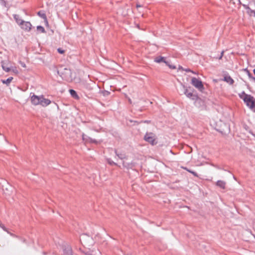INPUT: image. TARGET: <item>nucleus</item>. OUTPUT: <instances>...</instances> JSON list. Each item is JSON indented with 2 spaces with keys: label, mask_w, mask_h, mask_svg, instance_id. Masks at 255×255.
<instances>
[{
  "label": "nucleus",
  "mask_w": 255,
  "mask_h": 255,
  "mask_svg": "<svg viewBox=\"0 0 255 255\" xmlns=\"http://www.w3.org/2000/svg\"><path fill=\"white\" fill-rule=\"evenodd\" d=\"M63 255H72V249L69 246H66L63 249Z\"/></svg>",
  "instance_id": "1a4fd4ad"
},
{
  "label": "nucleus",
  "mask_w": 255,
  "mask_h": 255,
  "mask_svg": "<svg viewBox=\"0 0 255 255\" xmlns=\"http://www.w3.org/2000/svg\"><path fill=\"white\" fill-rule=\"evenodd\" d=\"M191 83L193 86L200 91H203L204 89L202 81L195 77H193L192 78Z\"/></svg>",
  "instance_id": "20e7f679"
},
{
  "label": "nucleus",
  "mask_w": 255,
  "mask_h": 255,
  "mask_svg": "<svg viewBox=\"0 0 255 255\" xmlns=\"http://www.w3.org/2000/svg\"><path fill=\"white\" fill-rule=\"evenodd\" d=\"M128 101H129V102L130 103H131V100H130V99H129V100H128Z\"/></svg>",
  "instance_id": "4c0bfd02"
},
{
  "label": "nucleus",
  "mask_w": 255,
  "mask_h": 255,
  "mask_svg": "<svg viewBox=\"0 0 255 255\" xmlns=\"http://www.w3.org/2000/svg\"><path fill=\"white\" fill-rule=\"evenodd\" d=\"M12 79V77H9L7 78L6 80H1V82L3 84L8 85L11 82Z\"/></svg>",
  "instance_id": "a211bd4d"
},
{
  "label": "nucleus",
  "mask_w": 255,
  "mask_h": 255,
  "mask_svg": "<svg viewBox=\"0 0 255 255\" xmlns=\"http://www.w3.org/2000/svg\"><path fill=\"white\" fill-rule=\"evenodd\" d=\"M115 152L116 155L121 159H124L126 158V155L125 154L123 153H118L116 150H115Z\"/></svg>",
  "instance_id": "6ab92c4d"
},
{
  "label": "nucleus",
  "mask_w": 255,
  "mask_h": 255,
  "mask_svg": "<svg viewBox=\"0 0 255 255\" xmlns=\"http://www.w3.org/2000/svg\"><path fill=\"white\" fill-rule=\"evenodd\" d=\"M123 166L125 167H126V168H127L128 169L132 168L133 167H134V164L132 162H131V163H128V162H127L126 161H123Z\"/></svg>",
  "instance_id": "ddd939ff"
},
{
  "label": "nucleus",
  "mask_w": 255,
  "mask_h": 255,
  "mask_svg": "<svg viewBox=\"0 0 255 255\" xmlns=\"http://www.w3.org/2000/svg\"><path fill=\"white\" fill-rule=\"evenodd\" d=\"M31 103L35 105H41L42 107H46L51 103V101L49 99H45L43 96H36L33 94L30 98Z\"/></svg>",
  "instance_id": "f03ea898"
},
{
  "label": "nucleus",
  "mask_w": 255,
  "mask_h": 255,
  "mask_svg": "<svg viewBox=\"0 0 255 255\" xmlns=\"http://www.w3.org/2000/svg\"><path fill=\"white\" fill-rule=\"evenodd\" d=\"M144 139L152 145H154L156 143L155 142V135L152 132L146 133L144 135Z\"/></svg>",
  "instance_id": "39448f33"
},
{
  "label": "nucleus",
  "mask_w": 255,
  "mask_h": 255,
  "mask_svg": "<svg viewBox=\"0 0 255 255\" xmlns=\"http://www.w3.org/2000/svg\"><path fill=\"white\" fill-rule=\"evenodd\" d=\"M253 228H254V229H255V222H254V223H253Z\"/></svg>",
  "instance_id": "72a5a7b5"
},
{
  "label": "nucleus",
  "mask_w": 255,
  "mask_h": 255,
  "mask_svg": "<svg viewBox=\"0 0 255 255\" xmlns=\"http://www.w3.org/2000/svg\"><path fill=\"white\" fill-rule=\"evenodd\" d=\"M1 67L2 69L6 72H8L11 70V69L5 66V62L4 61H1Z\"/></svg>",
  "instance_id": "2eb2a0df"
},
{
  "label": "nucleus",
  "mask_w": 255,
  "mask_h": 255,
  "mask_svg": "<svg viewBox=\"0 0 255 255\" xmlns=\"http://www.w3.org/2000/svg\"><path fill=\"white\" fill-rule=\"evenodd\" d=\"M11 70L16 74L18 73V71L15 67H12Z\"/></svg>",
  "instance_id": "bb28decb"
},
{
  "label": "nucleus",
  "mask_w": 255,
  "mask_h": 255,
  "mask_svg": "<svg viewBox=\"0 0 255 255\" xmlns=\"http://www.w3.org/2000/svg\"><path fill=\"white\" fill-rule=\"evenodd\" d=\"M13 16L16 23L19 26L21 25L22 23L24 22V20L20 18V16L18 14H13Z\"/></svg>",
  "instance_id": "9d476101"
},
{
  "label": "nucleus",
  "mask_w": 255,
  "mask_h": 255,
  "mask_svg": "<svg viewBox=\"0 0 255 255\" xmlns=\"http://www.w3.org/2000/svg\"><path fill=\"white\" fill-rule=\"evenodd\" d=\"M223 53H224V52L222 51V53H221V55L220 57L219 58V59H221L222 58V56L223 55Z\"/></svg>",
  "instance_id": "473e14b6"
},
{
  "label": "nucleus",
  "mask_w": 255,
  "mask_h": 255,
  "mask_svg": "<svg viewBox=\"0 0 255 255\" xmlns=\"http://www.w3.org/2000/svg\"><path fill=\"white\" fill-rule=\"evenodd\" d=\"M223 80L226 82L227 83H229L230 85H233V83H234V80L230 76L228 75H225L224 77Z\"/></svg>",
  "instance_id": "f8f14e48"
},
{
  "label": "nucleus",
  "mask_w": 255,
  "mask_h": 255,
  "mask_svg": "<svg viewBox=\"0 0 255 255\" xmlns=\"http://www.w3.org/2000/svg\"><path fill=\"white\" fill-rule=\"evenodd\" d=\"M252 13H254V14L255 15V11H252Z\"/></svg>",
  "instance_id": "c9c22d12"
},
{
  "label": "nucleus",
  "mask_w": 255,
  "mask_h": 255,
  "mask_svg": "<svg viewBox=\"0 0 255 255\" xmlns=\"http://www.w3.org/2000/svg\"><path fill=\"white\" fill-rule=\"evenodd\" d=\"M216 185L224 189L225 188L226 183L222 180H218L217 182Z\"/></svg>",
  "instance_id": "dca6fc26"
},
{
  "label": "nucleus",
  "mask_w": 255,
  "mask_h": 255,
  "mask_svg": "<svg viewBox=\"0 0 255 255\" xmlns=\"http://www.w3.org/2000/svg\"><path fill=\"white\" fill-rule=\"evenodd\" d=\"M19 63L21 65V66H22L23 67H24V68L26 67V65L24 62L19 61Z\"/></svg>",
  "instance_id": "c85d7f7f"
},
{
  "label": "nucleus",
  "mask_w": 255,
  "mask_h": 255,
  "mask_svg": "<svg viewBox=\"0 0 255 255\" xmlns=\"http://www.w3.org/2000/svg\"><path fill=\"white\" fill-rule=\"evenodd\" d=\"M82 139L85 142H91V143H97L98 142L96 141L95 139H93L92 138L89 137L88 136L85 135L83 133L82 134Z\"/></svg>",
  "instance_id": "6e6552de"
},
{
  "label": "nucleus",
  "mask_w": 255,
  "mask_h": 255,
  "mask_svg": "<svg viewBox=\"0 0 255 255\" xmlns=\"http://www.w3.org/2000/svg\"><path fill=\"white\" fill-rule=\"evenodd\" d=\"M239 96L244 101L248 107L255 112V98L254 97L246 94L244 91L239 94Z\"/></svg>",
  "instance_id": "f257e3e1"
},
{
  "label": "nucleus",
  "mask_w": 255,
  "mask_h": 255,
  "mask_svg": "<svg viewBox=\"0 0 255 255\" xmlns=\"http://www.w3.org/2000/svg\"><path fill=\"white\" fill-rule=\"evenodd\" d=\"M244 70L247 73L249 78L250 79L252 80V78H254V77L252 76V74L250 72V71L247 68L245 69Z\"/></svg>",
  "instance_id": "aec40b11"
},
{
  "label": "nucleus",
  "mask_w": 255,
  "mask_h": 255,
  "mask_svg": "<svg viewBox=\"0 0 255 255\" xmlns=\"http://www.w3.org/2000/svg\"><path fill=\"white\" fill-rule=\"evenodd\" d=\"M38 15L40 16L41 17H42V18L44 19H46V16L45 15V14L43 12H41V11H39L38 12Z\"/></svg>",
  "instance_id": "412c9836"
},
{
  "label": "nucleus",
  "mask_w": 255,
  "mask_h": 255,
  "mask_svg": "<svg viewBox=\"0 0 255 255\" xmlns=\"http://www.w3.org/2000/svg\"><path fill=\"white\" fill-rule=\"evenodd\" d=\"M37 30L41 31L42 33H45V30L43 27L42 26H37Z\"/></svg>",
  "instance_id": "4be33fe9"
},
{
  "label": "nucleus",
  "mask_w": 255,
  "mask_h": 255,
  "mask_svg": "<svg viewBox=\"0 0 255 255\" xmlns=\"http://www.w3.org/2000/svg\"><path fill=\"white\" fill-rule=\"evenodd\" d=\"M167 65L169 67V68L171 69H174L176 68L175 66H172V65H170L168 62V64Z\"/></svg>",
  "instance_id": "c756f323"
},
{
  "label": "nucleus",
  "mask_w": 255,
  "mask_h": 255,
  "mask_svg": "<svg viewBox=\"0 0 255 255\" xmlns=\"http://www.w3.org/2000/svg\"><path fill=\"white\" fill-rule=\"evenodd\" d=\"M69 92H70L71 95L73 98H74L75 99H78L79 98V97H78V95L77 94L75 90H72V89H70L69 90Z\"/></svg>",
  "instance_id": "f3484780"
},
{
  "label": "nucleus",
  "mask_w": 255,
  "mask_h": 255,
  "mask_svg": "<svg viewBox=\"0 0 255 255\" xmlns=\"http://www.w3.org/2000/svg\"><path fill=\"white\" fill-rule=\"evenodd\" d=\"M178 69L179 70H182L183 71L184 69L182 66H179V67H178Z\"/></svg>",
  "instance_id": "7c9ffc66"
},
{
  "label": "nucleus",
  "mask_w": 255,
  "mask_h": 255,
  "mask_svg": "<svg viewBox=\"0 0 255 255\" xmlns=\"http://www.w3.org/2000/svg\"><path fill=\"white\" fill-rule=\"evenodd\" d=\"M57 51L60 54H63L65 52L64 50L60 48L57 49Z\"/></svg>",
  "instance_id": "a878e982"
},
{
  "label": "nucleus",
  "mask_w": 255,
  "mask_h": 255,
  "mask_svg": "<svg viewBox=\"0 0 255 255\" xmlns=\"http://www.w3.org/2000/svg\"><path fill=\"white\" fill-rule=\"evenodd\" d=\"M95 130H96L97 131H98V129H94Z\"/></svg>",
  "instance_id": "58836bf2"
},
{
  "label": "nucleus",
  "mask_w": 255,
  "mask_h": 255,
  "mask_svg": "<svg viewBox=\"0 0 255 255\" xmlns=\"http://www.w3.org/2000/svg\"><path fill=\"white\" fill-rule=\"evenodd\" d=\"M183 71H185L186 72H192V73L194 74H197V73L193 71H192L191 70H190V69L189 68H187V69H184Z\"/></svg>",
  "instance_id": "393cba45"
},
{
  "label": "nucleus",
  "mask_w": 255,
  "mask_h": 255,
  "mask_svg": "<svg viewBox=\"0 0 255 255\" xmlns=\"http://www.w3.org/2000/svg\"><path fill=\"white\" fill-rule=\"evenodd\" d=\"M254 71V74L255 75V68L254 69V71Z\"/></svg>",
  "instance_id": "e433bc0d"
},
{
  "label": "nucleus",
  "mask_w": 255,
  "mask_h": 255,
  "mask_svg": "<svg viewBox=\"0 0 255 255\" xmlns=\"http://www.w3.org/2000/svg\"><path fill=\"white\" fill-rule=\"evenodd\" d=\"M108 162L111 165H117V163L112 161L111 159L109 158L107 159Z\"/></svg>",
  "instance_id": "b1692460"
},
{
  "label": "nucleus",
  "mask_w": 255,
  "mask_h": 255,
  "mask_svg": "<svg viewBox=\"0 0 255 255\" xmlns=\"http://www.w3.org/2000/svg\"><path fill=\"white\" fill-rule=\"evenodd\" d=\"M252 80L255 82V77L252 78Z\"/></svg>",
  "instance_id": "f704fd0d"
},
{
  "label": "nucleus",
  "mask_w": 255,
  "mask_h": 255,
  "mask_svg": "<svg viewBox=\"0 0 255 255\" xmlns=\"http://www.w3.org/2000/svg\"><path fill=\"white\" fill-rule=\"evenodd\" d=\"M184 94L188 98L196 100L197 103H203V102L200 99H199L196 95H194L192 93L189 92L187 89L185 90Z\"/></svg>",
  "instance_id": "423d86ee"
},
{
  "label": "nucleus",
  "mask_w": 255,
  "mask_h": 255,
  "mask_svg": "<svg viewBox=\"0 0 255 255\" xmlns=\"http://www.w3.org/2000/svg\"><path fill=\"white\" fill-rule=\"evenodd\" d=\"M154 62H156V63H161V62H164L166 64V65H167L168 64V61H166L165 60V57H162V56H158V57H156L155 59H154Z\"/></svg>",
  "instance_id": "9b49d317"
},
{
  "label": "nucleus",
  "mask_w": 255,
  "mask_h": 255,
  "mask_svg": "<svg viewBox=\"0 0 255 255\" xmlns=\"http://www.w3.org/2000/svg\"><path fill=\"white\" fill-rule=\"evenodd\" d=\"M57 73L64 80L71 81L72 79V73L69 69L62 68L57 71Z\"/></svg>",
  "instance_id": "7ed1b4c3"
},
{
  "label": "nucleus",
  "mask_w": 255,
  "mask_h": 255,
  "mask_svg": "<svg viewBox=\"0 0 255 255\" xmlns=\"http://www.w3.org/2000/svg\"><path fill=\"white\" fill-rule=\"evenodd\" d=\"M184 169H185V170H186L188 172H190V173H192L194 176H196V177H198V174H197V173H196V172H194V171H192V170H190V169H187V168H185Z\"/></svg>",
  "instance_id": "5701e85b"
},
{
  "label": "nucleus",
  "mask_w": 255,
  "mask_h": 255,
  "mask_svg": "<svg viewBox=\"0 0 255 255\" xmlns=\"http://www.w3.org/2000/svg\"><path fill=\"white\" fill-rule=\"evenodd\" d=\"M19 26L23 30L29 31L31 29L32 25L30 22L24 21V22Z\"/></svg>",
  "instance_id": "0eeeda50"
},
{
  "label": "nucleus",
  "mask_w": 255,
  "mask_h": 255,
  "mask_svg": "<svg viewBox=\"0 0 255 255\" xmlns=\"http://www.w3.org/2000/svg\"><path fill=\"white\" fill-rule=\"evenodd\" d=\"M136 6L137 8H138L141 7L142 6L140 4L137 3Z\"/></svg>",
  "instance_id": "2f4dec72"
},
{
  "label": "nucleus",
  "mask_w": 255,
  "mask_h": 255,
  "mask_svg": "<svg viewBox=\"0 0 255 255\" xmlns=\"http://www.w3.org/2000/svg\"><path fill=\"white\" fill-rule=\"evenodd\" d=\"M83 240V242H84V244L85 245H87V243L85 242L86 240L89 242L91 244H92V238H90L89 236H86L85 235H83L82 237V239H81V241Z\"/></svg>",
  "instance_id": "4468645a"
},
{
  "label": "nucleus",
  "mask_w": 255,
  "mask_h": 255,
  "mask_svg": "<svg viewBox=\"0 0 255 255\" xmlns=\"http://www.w3.org/2000/svg\"><path fill=\"white\" fill-rule=\"evenodd\" d=\"M103 94L104 96H107L110 94V92L107 91H105L103 92Z\"/></svg>",
  "instance_id": "cd10ccee"
}]
</instances>
